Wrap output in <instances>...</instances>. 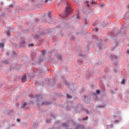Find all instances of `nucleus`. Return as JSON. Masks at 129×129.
I'll use <instances>...</instances> for the list:
<instances>
[{
  "label": "nucleus",
  "instance_id": "1",
  "mask_svg": "<svg viewBox=\"0 0 129 129\" xmlns=\"http://www.w3.org/2000/svg\"><path fill=\"white\" fill-rule=\"evenodd\" d=\"M66 14L64 15V18H67V17L69 15H70V14H71L72 13V12H73V10H72V9H71V7L69 6H68L66 8Z\"/></svg>",
  "mask_w": 129,
  "mask_h": 129
},
{
  "label": "nucleus",
  "instance_id": "2",
  "mask_svg": "<svg viewBox=\"0 0 129 129\" xmlns=\"http://www.w3.org/2000/svg\"><path fill=\"white\" fill-rule=\"evenodd\" d=\"M26 80H27V77H26V76H24L22 78V82H26Z\"/></svg>",
  "mask_w": 129,
  "mask_h": 129
},
{
  "label": "nucleus",
  "instance_id": "3",
  "mask_svg": "<svg viewBox=\"0 0 129 129\" xmlns=\"http://www.w3.org/2000/svg\"><path fill=\"white\" fill-rule=\"evenodd\" d=\"M125 82V79H123L121 82V84H124V82Z\"/></svg>",
  "mask_w": 129,
  "mask_h": 129
},
{
  "label": "nucleus",
  "instance_id": "4",
  "mask_svg": "<svg viewBox=\"0 0 129 129\" xmlns=\"http://www.w3.org/2000/svg\"><path fill=\"white\" fill-rule=\"evenodd\" d=\"M4 46H5V44L3 43H0V48H4Z\"/></svg>",
  "mask_w": 129,
  "mask_h": 129
},
{
  "label": "nucleus",
  "instance_id": "5",
  "mask_svg": "<svg viewBox=\"0 0 129 129\" xmlns=\"http://www.w3.org/2000/svg\"><path fill=\"white\" fill-rule=\"evenodd\" d=\"M96 93H97V94H99L100 93V91L99 90H97L96 91Z\"/></svg>",
  "mask_w": 129,
  "mask_h": 129
},
{
  "label": "nucleus",
  "instance_id": "6",
  "mask_svg": "<svg viewBox=\"0 0 129 129\" xmlns=\"http://www.w3.org/2000/svg\"><path fill=\"white\" fill-rule=\"evenodd\" d=\"M76 19L77 20H79V19H80V18H79V14H78V15H77V17H76Z\"/></svg>",
  "mask_w": 129,
  "mask_h": 129
},
{
  "label": "nucleus",
  "instance_id": "7",
  "mask_svg": "<svg viewBox=\"0 0 129 129\" xmlns=\"http://www.w3.org/2000/svg\"><path fill=\"white\" fill-rule=\"evenodd\" d=\"M112 58L113 59H116V58H117V57H116V56H115V55H112Z\"/></svg>",
  "mask_w": 129,
  "mask_h": 129
},
{
  "label": "nucleus",
  "instance_id": "8",
  "mask_svg": "<svg viewBox=\"0 0 129 129\" xmlns=\"http://www.w3.org/2000/svg\"><path fill=\"white\" fill-rule=\"evenodd\" d=\"M88 119V116H86V118H83V120H86Z\"/></svg>",
  "mask_w": 129,
  "mask_h": 129
},
{
  "label": "nucleus",
  "instance_id": "9",
  "mask_svg": "<svg viewBox=\"0 0 129 129\" xmlns=\"http://www.w3.org/2000/svg\"><path fill=\"white\" fill-rule=\"evenodd\" d=\"M6 33H7V35H8V36H10V34H11V33L10 32V31H7Z\"/></svg>",
  "mask_w": 129,
  "mask_h": 129
},
{
  "label": "nucleus",
  "instance_id": "10",
  "mask_svg": "<svg viewBox=\"0 0 129 129\" xmlns=\"http://www.w3.org/2000/svg\"><path fill=\"white\" fill-rule=\"evenodd\" d=\"M78 63L79 64H80V63H82V60H78Z\"/></svg>",
  "mask_w": 129,
  "mask_h": 129
},
{
  "label": "nucleus",
  "instance_id": "11",
  "mask_svg": "<svg viewBox=\"0 0 129 129\" xmlns=\"http://www.w3.org/2000/svg\"><path fill=\"white\" fill-rule=\"evenodd\" d=\"M34 44L33 43L28 44L29 47H32V46H33Z\"/></svg>",
  "mask_w": 129,
  "mask_h": 129
},
{
  "label": "nucleus",
  "instance_id": "12",
  "mask_svg": "<svg viewBox=\"0 0 129 129\" xmlns=\"http://www.w3.org/2000/svg\"><path fill=\"white\" fill-rule=\"evenodd\" d=\"M67 97H68V98H72V96H69V95L67 94Z\"/></svg>",
  "mask_w": 129,
  "mask_h": 129
},
{
  "label": "nucleus",
  "instance_id": "13",
  "mask_svg": "<svg viewBox=\"0 0 129 129\" xmlns=\"http://www.w3.org/2000/svg\"><path fill=\"white\" fill-rule=\"evenodd\" d=\"M61 58H62V57L61 56V55H58V56H57V59H61Z\"/></svg>",
  "mask_w": 129,
  "mask_h": 129
},
{
  "label": "nucleus",
  "instance_id": "14",
  "mask_svg": "<svg viewBox=\"0 0 129 129\" xmlns=\"http://www.w3.org/2000/svg\"><path fill=\"white\" fill-rule=\"evenodd\" d=\"M26 105H27V103L25 102L23 104V107H24V106H26Z\"/></svg>",
  "mask_w": 129,
  "mask_h": 129
},
{
  "label": "nucleus",
  "instance_id": "15",
  "mask_svg": "<svg viewBox=\"0 0 129 129\" xmlns=\"http://www.w3.org/2000/svg\"><path fill=\"white\" fill-rule=\"evenodd\" d=\"M63 126H68L67 124H66L65 123L62 124Z\"/></svg>",
  "mask_w": 129,
  "mask_h": 129
},
{
  "label": "nucleus",
  "instance_id": "16",
  "mask_svg": "<svg viewBox=\"0 0 129 129\" xmlns=\"http://www.w3.org/2000/svg\"><path fill=\"white\" fill-rule=\"evenodd\" d=\"M48 17L51 18V14L50 13H48Z\"/></svg>",
  "mask_w": 129,
  "mask_h": 129
},
{
  "label": "nucleus",
  "instance_id": "17",
  "mask_svg": "<svg viewBox=\"0 0 129 129\" xmlns=\"http://www.w3.org/2000/svg\"><path fill=\"white\" fill-rule=\"evenodd\" d=\"M42 53L43 54V55H44V54H45V50H42Z\"/></svg>",
  "mask_w": 129,
  "mask_h": 129
},
{
  "label": "nucleus",
  "instance_id": "18",
  "mask_svg": "<svg viewBox=\"0 0 129 129\" xmlns=\"http://www.w3.org/2000/svg\"><path fill=\"white\" fill-rule=\"evenodd\" d=\"M43 104H50V103H47V102L43 103Z\"/></svg>",
  "mask_w": 129,
  "mask_h": 129
},
{
  "label": "nucleus",
  "instance_id": "19",
  "mask_svg": "<svg viewBox=\"0 0 129 129\" xmlns=\"http://www.w3.org/2000/svg\"><path fill=\"white\" fill-rule=\"evenodd\" d=\"M100 5L101 6V7H103V4L102 3L100 4Z\"/></svg>",
  "mask_w": 129,
  "mask_h": 129
},
{
  "label": "nucleus",
  "instance_id": "20",
  "mask_svg": "<svg viewBox=\"0 0 129 129\" xmlns=\"http://www.w3.org/2000/svg\"><path fill=\"white\" fill-rule=\"evenodd\" d=\"M95 31H96V32H98V29L95 28Z\"/></svg>",
  "mask_w": 129,
  "mask_h": 129
},
{
  "label": "nucleus",
  "instance_id": "21",
  "mask_svg": "<svg viewBox=\"0 0 129 129\" xmlns=\"http://www.w3.org/2000/svg\"><path fill=\"white\" fill-rule=\"evenodd\" d=\"M20 119L19 118L17 119V121L20 122Z\"/></svg>",
  "mask_w": 129,
  "mask_h": 129
},
{
  "label": "nucleus",
  "instance_id": "22",
  "mask_svg": "<svg viewBox=\"0 0 129 129\" xmlns=\"http://www.w3.org/2000/svg\"><path fill=\"white\" fill-rule=\"evenodd\" d=\"M86 111L87 113H88V110L86 109Z\"/></svg>",
  "mask_w": 129,
  "mask_h": 129
},
{
  "label": "nucleus",
  "instance_id": "23",
  "mask_svg": "<svg viewBox=\"0 0 129 129\" xmlns=\"http://www.w3.org/2000/svg\"><path fill=\"white\" fill-rule=\"evenodd\" d=\"M47 122H50V120H46Z\"/></svg>",
  "mask_w": 129,
  "mask_h": 129
},
{
  "label": "nucleus",
  "instance_id": "24",
  "mask_svg": "<svg viewBox=\"0 0 129 129\" xmlns=\"http://www.w3.org/2000/svg\"><path fill=\"white\" fill-rule=\"evenodd\" d=\"M48 2V0H45V3H47Z\"/></svg>",
  "mask_w": 129,
  "mask_h": 129
},
{
  "label": "nucleus",
  "instance_id": "25",
  "mask_svg": "<svg viewBox=\"0 0 129 129\" xmlns=\"http://www.w3.org/2000/svg\"><path fill=\"white\" fill-rule=\"evenodd\" d=\"M92 4H95V2H94L93 1V2H92Z\"/></svg>",
  "mask_w": 129,
  "mask_h": 129
},
{
  "label": "nucleus",
  "instance_id": "26",
  "mask_svg": "<svg viewBox=\"0 0 129 129\" xmlns=\"http://www.w3.org/2000/svg\"><path fill=\"white\" fill-rule=\"evenodd\" d=\"M85 25H87V21H85Z\"/></svg>",
  "mask_w": 129,
  "mask_h": 129
},
{
  "label": "nucleus",
  "instance_id": "27",
  "mask_svg": "<svg viewBox=\"0 0 129 129\" xmlns=\"http://www.w3.org/2000/svg\"><path fill=\"white\" fill-rule=\"evenodd\" d=\"M127 53H128V54H129V50H127Z\"/></svg>",
  "mask_w": 129,
  "mask_h": 129
},
{
  "label": "nucleus",
  "instance_id": "28",
  "mask_svg": "<svg viewBox=\"0 0 129 129\" xmlns=\"http://www.w3.org/2000/svg\"><path fill=\"white\" fill-rule=\"evenodd\" d=\"M78 119H79V120H80V121L81 120V119H80V118H79Z\"/></svg>",
  "mask_w": 129,
  "mask_h": 129
},
{
  "label": "nucleus",
  "instance_id": "29",
  "mask_svg": "<svg viewBox=\"0 0 129 129\" xmlns=\"http://www.w3.org/2000/svg\"><path fill=\"white\" fill-rule=\"evenodd\" d=\"M115 90H116V91L117 90V88H116V89H115Z\"/></svg>",
  "mask_w": 129,
  "mask_h": 129
},
{
  "label": "nucleus",
  "instance_id": "30",
  "mask_svg": "<svg viewBox=\"0 0 129 129\" xmlns=\"http://www.w3.org/2000/svg\"><path fill=\"white\" fill-rule=\"evenodd\" d=\"M111 92H112V93H113V91H111Z\"/></svg>",
  "mask_w": 129,
  "mask_h": 129
},
{
  "label": "nucleus",
  "instance_id": "31",
  "mask_svg": "<svg viewBox=\"0 0 129 129\" xmlns=\"http://www.w3.org/2000/svg\"><path fill=\"white\" fill-rule=\"evenodd\" d=\"M100 49H101V48L100 47Z\"/></svg>",
  "mask_w": 129,
  "mask_h": 129
},
{
  "label": "nucleus",
  "instance_id": "32",
  "mask_svg": "<svg viewBox=\"0 0 129 129\" xmlns=\"http://www.w3.org/2000/svg\"><path fill=\"white\" fill-rule=\"evenodd\" d=\"M86 3H88V2H86Z\"/></svg>",
  "mask_w": 129,
  "mask_h": 129
},
{
  "label": "nucleus",
  "instance_id": "33",
  "mask_svg": "<svg viewBox=\"0 0 129 129\" xmlns=\"http://www.w3.org/2000/svg\"><path fill=\"white\" fill-rule=\"evenodd\" d=\"M83 129H84V128H83Z\"/></svg>",
  "mask_w": 129,
  "mask_h": 129
}]
</instances>
